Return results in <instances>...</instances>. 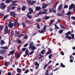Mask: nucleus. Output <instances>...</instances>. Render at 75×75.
<instances>
[{"label":"nucleus","instance_id":"18","mask_svg":"<svg viewBox=\"0 0 75 75\" xmlns=\"http://www.w3.org/2000/svg\"><path fill=\"white\" fill-rule=\"evenodd\" d=\"M25 9H26V6H23L22 9V11H24V10H25Z\"/></svg>","mask_w":75,"mask_h":75},{"label":"nucleus","instance_id":"1","mask_svg":"<svg viewBox=\"0 0 75 75\" xmlns=\"http://www.w3.org/2000/svg\"><path fill=\"white\" fill-rule=\"evenodd\" d=\"M8 27L9 28H13V23L11 22H10L8 24V25H6L5 26L4 29L5 34H7V33H8Z\"/></svg>","mask_w":75,"mask_h":75},{"label":"nucleus","instance_id":"4","mask_svg":"<svg viewBox=\"0 0 75 75\" xmlns=\"http://www.w3.org/2000/svg\"><path fill=\"white\" fill-rule=\"evenodd\" d=\"M0 6L1 7V9H2V10H3V9L5 8L6 6V5L4 4V3H2L1 4Z\"/></svg>","mask_w":75,"mask_h":75},{"label":"nucleus","instance_id":"44","mask_svg":"<svg viewBox=\"0 0 75 75\" xmlns=\"http://www.w3.org/2000/svg\"><path fill=\"white\" fill-rule=\"evenodd\" d=\"M37 27L38 29H40V24H38Z\"/></svg>","mask_w":75,"mask_h":75},{"label":"nucleus","instance_id":"15","mask_svg":"<svg viewBox=\"0 0 75 75\" xmlns=\"http://www.w3.org/2000/svg\"><path fill=\"white\" fill-rule=\"evenodd\" d=\"M50 18V16H45L43 17V19L44 20H47L49 19Z\"/></svg>","mask_w":75,"mask_h":75},{"label":"nucleus","instance_id":"39","mask_svg":"<svg viewBox=\"0 0 75 75\" xmlns=\"http://www.w3.org/2000/svg\"><path fill=\"white\" fill-rule=\"evenodd\" d=\"M52 57V54H51L49 56V59H51V57Z\"/></svg>","mask_w":75,"mask_h":75},{"label":"nucleus","instance_id":"21","mask_svg":"<svg viewBox=\"0 0 75 75\" xmlns=\"http://www.w3.org/2000/svg\"><path fill=\"white\" fill-rule=\"evenodd\" d=\"M38 31L39 33H42L43 34H44V32H46V31L40 30H38Z\"/></svg>","mask_w":75,"mask_h":75},{"label":"nucleus","instance_id":"54","mask_svg":"<svg viewBox=\"0 0 75 75\" xmlns=\"http://www.w3.org/2000/svg\"><path fill=\"white\" fill-rule=\"evenodd\" d=\"M60 27L62 28H65V26L62 25H60Z\"/></svg>","mask_w":75,"mask_h":75},{"label":"nucleus","instance_id":"13","mask_svg":"<svg viewBox=\"0 0 75 75\" xmlns=\"http://www.w3.org/2000/svg\"><path fill=\"white\" fill-rule=\"evenodd\" d=\"M10 64L9 62H5L4 63V65L6 67H7Z\"/></svg>","mask_w":75,"mask_h":75},{"label":"nucleus","instance_id":"26","mask_svg":"<svg viewBox=\"0 0 75 75\" xmlns=\"http://www.w3.org/2000/svg\"><path fill=\"white\" fill-rule=\"evenodd\" d=\"M14 52H15V50H14L13 51L10 52V54H11V55H13V54L14 53Z\"/></svg>","mask_w":75,"mask_h":75},{"label":"nucleus","instance_id":"10","mask_svg":"<svg viewBox=\"0 0 75 75\" xmlns=\"http://www.w3.org/2000/svg\"><path fill=\"white\" fill-rule=\"evenodd\" d=\"M10 14L11 16H13V17H15V15L16 13L14 12H10Z\"/></svg>","mask_w":75,"mask_h":75},{"label":"nucleus","instance_id":"11","mask_svg":"<svg viewBox=\"0 0 75 75\" xmlns=\"http://www.w3.org/2000/svg\"><path fill=\"white\" fill-rule=\"evenodd\" d=\"M15 57L17 58H19L20 57V55L19 53H17L15 54Z\"/></svg>","mask_w":75,"mask_h":75},{"label":"nucleus","instance_id":"17","mask_svg":"<svg viewBox=\"0 0 75 75\" xmlns=\"http://www.w3.org/2000/svg\"><path fill=\"white\" fill-rule=\"evenodd\" d=\"M71 32L69 31L68 32H67L65 34V35H71Z\"/></svg>","mask_w":75,"mask_h":75},{"label":"nucleus","instance_id":"19","mask_svg":"<svg viewBox=\"0 0 75 75\" xmlns=\"http://www.w3.org/2000/svg\"><path fill=\"white\" fill-rule=\"evenodd\" d=\"M28 4L29 6H33V5L32 2L30 0L28 2Z\"/></svg>","mask_w":75,"mask_h":75},{"label":"nucleus","instance_id":"12","mask_svg":"<svg viewBox=\"0 0 75 75\" xmlns=\"http://www.w3.org/2000/svg\"><path fill=\"white\" fill-rule=\"evenodd\" d=\"M51 52H52V51H51V50H48L46 53V55H49V54H51Z\"/></svg>","mask_w":75,"mask_h":75},{"label":"nucleus","instance_id":"16","mask_svg":"<svg viewBox=\"0 0 75 75\" xmlns=\"http://www.w3.org/2000/svg\"><path fill=\"white\" fill-rule=\"evenodd\" d=\"M62 5L61 4L58 7V10L59 11H60V10H61V8H62Z\"/></svg>","mask_w":75,"mask_h":75},{"label":"nucleus","instance_id":"2","mask_svg":"<svg viewBox=\"0 0 75 75\" xmlns=\"http://www.w3.org/2000/svg\"><path fill=\"white\" fill-rule=\"evenodd\" d=\"M29 49H31L33 51H34V50H35L37 48L35 47L34 46H33V43L32 42H30L29 45Z\"/></svg>","mask_w":75,"mask_h":75},{"label":"nucleus","instance_id":"23","mask_svg":"<svg viewBox=\"0 0 75 75\" xmlns=\"http://www.w3.org/2000/svg\"><path fill=\"white\" fill-rule=\"evenodd\" d=\"M68 36V35H66L65 36L66 38H68V39L69 40H70L72 38L70 36Z\"/></svg>","mask_w":75,"mask_h":75},{"label":"nucleus","instance_id":"50","mask_svg":"<svg viewBox=\"0 0 75 75\" xmlns=\"http://www.w3.org/2000/svg\"><path fill=\"white\" fill-rule=\"evenodd\" d=\"M28 43H26L25 45H24L23 47H27V46H28Z\"/></svg>","mask_w":75,"mask_h":75},{"label":"nucleus","instance_id":"30","mask_svg":"<svg viewBox=\"0 0 75 75\" xmlns=\"http://www.w3.org/2000/svg\"><path fill=\"white\" fill-rule=\"evenodd\" d=\"M26 49H27V48L25 47H23L22 48V50L23 51V52H24V51H25V50H26Z\"/></svg>","mask_w":75,"mask_h":75},{"label":"nucleus","instance_id":"14","mask_svg":"<svg viewBox=\"0 0 75 75\" xmlns=\"http://www.w3.org/2000/svg\"><path fill=\"white\" fill-rule=\"evenodd\" d=\"M19 35L20 32L18 31L15 35V37H19Z\"/></svg>","mask_w":75,"mask_h":75},{"label":"nucleus","instance_id":"51","mask_svg":"<svg viewBox=\"0 0 75 75\" xmlns=\"http://www.w3.org/2000/svg\"><path fill=\"white\" fill-rule=\"evenodd\" d=\"M27 16L28 17V18H32V17H31V15H28L27 16Z\"/></svg>","mask_w":75,"mask_h":75},{"label":"nucleus","instance_id":"24","mask_svg":"<svg viewBox=\"0 0 75 75\" xmlns=\"http://www.w3.org/2000/svg\"><path fill=\"white\" fill-rule=\"evenodd\" d=\"M11 36H13L14 34V32L13 30H12L11 32Z\"/></svg>","mask_w":75,"mask_h":75},{"label":"nucleus","instance_id":"47","mask_svg":"<svg viewBox=\"0 0 75 75\" xmlns=\"http://www.w3.org/2000/svg\"><path fill=\"white\" fill-rule=\"evenodd\" d=\"M21 9V8L20 7H18L17 8V10H20Z\"/></svg>","mask_w":75,"mask_h":75},{"label":"nucleus","instance_id":"25","mask_svg":"<svg viewBox=\"0 0 75 75\" xmlns=\"http://www.w3.org/2000/svg\"><path fill=\"white\" fill-rule=\"evenodd\" d=\"M12 1H13V0H6V3H9L10 2Z\"/></svg>","mask_w":75,"mask_h":75},{"label":"nucleus","instance_id":"57","mask_svg":"<svg viewBox=\"0 0 75 75\" xmlns=\"http://www.w3.org/2000/svg\"><path fill=\"white\" fill-rule=\"evenodd\" d=\"M42 14H47V12H44V11H42Z\"/></svg>","mask_w":75,"mask_h":75},{"label":"nucleus","instance_id":"37","mask_svg":"<svg viewBox=\"0 0 75 75\" xmlns=\"http://www.w3.org/2000/svg\"><path fill=\"white\" fill-rule=\"evenodd\" d=\"M62 33H63V30H61L59 31V33L60 34H62Z\"/></svg>","mask_w":75,"mask_h":75},{"label":"nucleus","instance_id":"49","mask_svg":"<svg viewBox=\"0 0 75 75\" xmlns=\"http://www.w3.org/2000/svg\"><path fill=\"white\" fill-rule=\"evenodd\" d=\"M69 57L70 59H74V57H72V55H70Z\"/></svg>","mask_w":75,"mask_h":75},{"label":"nucleus","instance_id":"31","mask_svg":"<svg viewBox=\"0 0 75 75\" xmlns=\"http://www.w3.org/2000/svg\"><path fill=\"white\" fill-rule=\"evenodd\" d=\"M39 55L40 56V57L39 58V59H41V58H42V57H43V55H41V53L39 54Z\"/></svg>","mask_w":75,"mask_h":75},{"label":"nucleus","instance_id":"63","mask_svg":"<svg viewBox=\"0 0 75 75\" xmlns=\"http://www.w3.org/2000/svg\"><path fill=\"white\" fill-rule=\"evenodd\" d=\"M17 42L18 43H21V41L20 40H17Z\"/></svg>","mask_w":75,"mask_h":75},{"label":"nucleus","instance_id":"41","mask_svg":"<svg viewBox=\"0 0 75 75\" xmlns=\"http://www.w3.org/2000/svg\"><path fill=\"white\" fill-rule=\"evenodd\" d=\"M24 34H19V37H23V36H24Z\"/></svg>","mask_w":75,"mask_h":75},{"label":"nucleus","instance_id":"52","mask_svg":"<svg viewBox=\"0 0 75 75\" xmlns=\"http://www.w3.org/2000/svg\"><path fill=\"white\" fill-rule=\"evenodd\" d=\"M71 19H72V20H75V17L74 16H72L71 17Z\"/></svg>","mask_w":75,"mask_h":75},{"label":"nucleus","instance_id":"35","mask_svg":"<svg viewBox=\"0 0 75 75\" xmlns=\"http://www.w3.org/2000/svg\"><path fill=\"white\" fill-rule=\"evenodd\" d=\"M28 38V36L25 35L23 37V39H25V40H27Z\"/></svg>","mask_w":75,"mask_h":75},{"label":"nucleus","instance_id":"20","mask_svg":"<svg viewBox=\"0 0 75 75\" xmlns=\"http://www.w3.org/2000/svg\"><path fill=\"white\" fill-rule=\"evenodd\" d=\"M57 15L59 17H60V16L61 17H62L63 16H64L63 14H62L61 13H57Z\"/></svg>","mask_w":75,"mask_h":75},{"label":"nucleus","instance_id":"64","mask_svg":"<svg viewBox=\"0 0 75 75\" xmlns=\"http://www.w3.org/2000/svg\"><path fill=\"white\" fill-rule=\"evenodd\" d=\"M69 61L70 62H72L74 61L73 60V59H70Z\"/></svg>","mask_w":75,"mask_h":75},{"label":"nucleus","instance_id":"33","mask_svg":"<svg viewBox=\"0 0 75 75\" xmlns=\"http://www.w3.org/2000/svg\"><path fill=\"white\" fill-rule=\"evenodd\" d=\"M44 52H45V50H43L40 52V53L41 54H44Z\"/></svg>","mask_w":75,"mask_h":75},{"label":"nucleus","instance_id":"36","mask_svg":"<svg viewBox=\"0 0 75 75\" xmlns=\"http://www.w3.org/2000/svg\"><path fill=\"white\" fill-rule=\"evenodd\" d=\"M34 52V51H32L30 53H29V54L30 55H32V54H33V53Z\"/></svg>","mask_w":75,"mask_h":75},{"label":"nucleus","instance_id":"3","mask_svg":"<svg viewBox=\"0 0 75 75\" xmlns=\"http://www.w3.org/2000/svg\"><path fill=\"white\" fill-rule=\"evenodd\" d=\"M29 12L27 13V16L30 15V14H32V13H34V11L32 9V8H29Z\"/></svg>","mask_w":75,"mask_h":75},{"label":"nucleus","instance_id":"38","mask_svg":"<svg viewBox=\"0 0 75 75\" xmlns=\"http://www.w3.org/2000/svg\"><path fill=\"white\" fill-rule=\"evenodd\" d=\"M22 25H23V28H25V25L24 23H22Z\"/></svg>","mask_w":75,"mask_h":75},{"label":"nucleus","instance_id":"29","mask_svg":"<svg viewBox=\"0 0 75 75\" xmlns=\"http://www.w3.org/2000/svg\"><path fill=\"white\" fill-rule=\"evenodd\" d=\"M25 23L27 24H29V23H30V21H28V19L26 20L25 21Z\"/></svg>","mask_w":75,"mask_h":75},{"label":"nucleus","instance_id":"58","mask_svg":"<svg viewBox=\"0 0 75 75\" xmlns=\"http://www.w3.org/2000/svg\"><path fill=\"white\" fill-rule=\"evenodd\" d=\"M15 22H16V25H20V23H19L17 22V21Z\"/></svg>","mask_w":75,"mask_h":75},{"label":"nucleus","instance_id":"6","mask_svg":"<svg viewBox=\"0 0 75 75\" xmlns=\"http://www.w3.org/2000/svg\"><path fill=\"white\" fill-rule=\"evenodd\" d=\"M29 52V50L28 49L26 50L25 51V54L23 55V57H26V56L27 55H28L29 54H28Z\"/></svg>","mask_w":75,"mask_h":75},{"label":"nucleus","instance_id":"9","mask_svg":"<svg viewBox=\"0 0 75 75\" xmlns=\"http://www.w3.org/2000/svg\"><path fill=\"white\" fill-rule=\"evenodd\" d=\"M48 6V4H43V6L42 7V9H44V8H45L47 7Z\"/></svg>","mask_w":75,"mask_h":75},{"label":"nucleus","instance_id":"42","mask_svg":"<svg viewBox=\"0 0 75 75\" xmlns=\"http://www.w3.org/2000/svg\"><path fill=\"white\" fill-rule=\"evenodd\" d=\"M68 7V6L67 5H64V8H67Z\"/></svg>","mask_w":75,"mask_h":75},{"label":"nucleus","instance_id":"43","mask_svg":"<svg viewBox=\"0 0 75 75\" xmlns=\"http://www.w3.org/2000/svg\"><path fill=\"white\" fill-rule=\"evenodd\" d=\"M7 12H10V8L8 7L7 8Z\"/></svg>","mask_w":75,"mask_h":75},{"label":"nucleus","instance_id":"60","mask_svg":"<svg viewBox=\"0 0 75 75\" xmlns=\"http://www.w3.org/2000/svg\"><path fill=\"white\" fill-rule=\"evenodd\" d=\"M48 74V70H47L46 71L45 75H46V74Z\"/></svg>","mask_w":75,"mask_h":75},{"label":"nucleus","instance_id":"27","mask_svg":"<svg viewBox=\"0 0 75 75\" xmlns=\"http://www.w3.org/2000/svg\"><path fill=\"white\" fill-rule=\"evenodd\" d=\"M71 14H72V12L69 11L68 12L67 14V16H71Z\"/></svg>","mask_w":75,"mask_h":75},{"label":"nucleus","instance_id":"62","mask_svg":"<svg viewBox=\"0 0 75 75\" xmlns=\"http://www.w3.org/2000/svg\"><path fill=\"white\" fill-rule=\"evenodd\" d=\"M71 36L72 38L73 39L74 38V35L73 34H71Z\"/></svg>","mask_w":75,"mask_h":75},{"label":"nucleus","instance_id":"22","mask_svg":"<svg viewBox=\"0 0 75 75\" xmlns=\"http://www.w3.org/2000/svg\"><path fill=\"white\" fill-rule=\"evenodd\" d=\"M4 44V41H3V40H1L0 43V44L1 45H3Z\"/></svg>","mask_w":75,"mask_h":75},{"label":"nucleus","instance_id":"7","mask_svg":"<svg viewBox=\"0 0 75 75\" xmlns=\"http://www.w3.org/2000/svg\"><path fill=\"white\" fill-rule=\"evenodd\" d=\"M74 4H72L69 6V10H72V9H73V7H74Z\"/></svg>","mask_w":75,"mask_h":75},{"label":"nucleus","instance_id":"61","mask_svg":"<svg viewBox=\"0 0 75 75\" xmlns=\"http://www.w3.org/2000/svg\"><path fill=\"white\" fill-rule=\"evenodd\" d=\"M11 8L12 10H14L15 8H16V7L15 6L12 7Z\"/></svg>","mask_w":75,"mask_h":75},{"label":"nucleus","instance_id":"56","mask_svg":"<svg viewBox=\"0 0 75 75\" xmlns=\"http://www.w3.org/2000/svg\"><path fill=\"white\" fill-rule=\"evenodd\" d=\"M7 17H8V15L5 16L4 17V19H6V18H7Z\"/></svg>","mask_w":75,"mask_h":75},{"label":"nucleus","instance_id":"48","mask_svg":"<svg viewBox=\"0 0 75 75\" xmlns=\"http://www.w3.org/2000/svg\"><path fill=\"white\" fill-rule=\"evenodd\" d=\"M53 9L52 8H50L49 9V12L50 13H52V12Z\"/></svg>","mask_w":75,"mask_h":75},{"label":"nucleus","instance_id":"40","mask_svg":"<svg viewBox=\"0 0 75 75\" xmlns=\"http://www.w3.org/2000/svg\"><path fill=\"white\" fill-rule=\"evenodd\" d=\"M4 27V26L3 25H0V30H2V29H3V28Z\"/></svg>","mask_w":75,"mask_h":75},{"label":"nucleus","instance_id":"34","mask_svg":"<svg viewBox=\"0 0 75 75\" xmlns=\"http://www.w3.org/2000/svg\"><path fill=\"white\" fill-rule=\"evenodd\" d=\"M35 65L36 66H39V64H38V62H35Z\"/></svg>","mask_w":75,"mask_h":75},{"label":"nucleus","instance_id":"28","mask_svg":"<svg viewBox=\"0 0 75 75\" xmlns=\"http://www.w3.org/2000/svg\"><path fill=\"white\" fill-rule=\"evenodd\" d=\"M36 21L38 23H39L40 22V21H41V20L40 18L38 19L37 20H36Z\"/></svg>","mask_w":75,"mask_h":75},{"label":"nucleus","instance_id":"53","mask_svg":"<svg viewBox=\"0 0 75 75\" xmlns=\"http://www.w3.org/2000/svg\"><path fill=\"white\" fill-rule=\"evenodd\" d=\"M40 14H41V15H42V12L41 11H40L38 13V15H40Z\"/></svg>","mask_w":75,"mask_h":75},{"label":"nucleus","instance_id":"8","mask_svg":"<svg viewBox=\"0 0 75 75\" xmlns=\"http://www.w3.org/2000/svg\"><path fill=\"white\" fill-rule=\"evenodd\" d=\"M35 9L36 11H40L41 10V8L40 6H37L36 7Z\"/></svg>","mask_w":75,"mask_h":75},{"label":"nucleus","instance_id":"45","mask_svg":"<svg viewBox=\"0 0 75 75\" xmlns=\"http://www.w3.org/2000/svg\"><path fill=\"white\" fill-rule=\"evenodd\" d=\"M17 71L18 72H20V71H21V69H20L19 68H18L17 69Z\"/></svg>","mask_w":75,"mask_h":75},{"label":"nucleus","instance_id":"59","mask_svg":"<svg viewBox=\"0 0 75 75\" xmlns=\"http://www.w3.org/2000/svg\"><path fill=\"white\" fill-rule=\"evenodd\" d=\"M32 3L33 4H33H35V3H36V1H32Z\"/></svg>","mask_w":75,"mask_h":75},{"label":"nucleus","instance_id":"32","mask_svg":"<svg viewBox=\"0 0 75 75\" xmlns=\"http://www.w3.org/2000/svg\"><path fill=\"white\" fill-rule=\"evenodd\" d=\"M61 67H62V68H64L65 67V66L63 64H62V63H61Z\"/></svg>","mask_w":75,"mask_h":75},{"label":"nucleus","instance_id":"55","mask_svg":"<svg viewBox=\"0 0 75 75\" xmlns=\"http://www.w3.org/2000/svg\"><path fill=\"white\" fill-rule=\"evenodd\" d=\"M13 25L14 27H16V22H15L14 23H13Z\"/></svg>","mask_w":75,"mask_h":75},{"label":"nucleus","instance_id":"5","mask_svg":"<svg viewBox=\"0 0 75 75\" xmlns=\"http://www.w3.org/2000/svg\"><path fill=\"white\" fill-rule=\"evenodd\" d=\"M6 51V50L4 49H1L0 50V52L1 55H4V53Z\"/></svg>","mask_w":75,"mask_h":75},{"label":"nucleus","instance_id":"46","mask_svg":"<svg viewBox=\"0 0 75 75\" xmlns=\"http://www.w3.org/2000/svg\"><path fill=\"white\" fill-rule=\"evenodd\" d=\"M46 25H45L44 26V28H43V31H44V30H46Z\"/></svg>","mask_w":75,"mask_h":75}]
</instances>
